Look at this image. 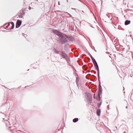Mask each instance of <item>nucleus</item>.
<instances>
[{"label": "nucleus", "instance_id": "obj_1", "mask_svg": "<svg viewBox=\"0 0 133 133\" xmlns=\"http://www.w3.org/2000/svg\"><path fill=\"white\" fill-rule=\"evenodd\" d=\"M59 38V42L61 44H64L67 42L68 37L65 34H63L61 35V36H60Z\"/></svg>", "mask_w": 133, "mask_h": 133}, {"label": "nucleus", "instance_id": "obj_2", "mask_svg": "<svg viewBox=\"0 0 133 133\" xmlns=\"http://www.w3.org/2000/svg\"><path fill=\"white\" fill-rule=\"evenodd\" d=\"M61 55L63 58H65L66 60H68L69 61H70L69 55L65 53L64 51H62Z\"/></svg>", "mask_w": 133, "mask_h": 133}, {"label": "nucleus", "instance_id": "obj_3", "mask_svg": "<svg viewBox=\"0 0 133 133\" xmlns=\"http://www.w3.org/2000/svg\"><path fill=\"white\" fill-rule=\"evenodd\" d=\"M52 31L55 34L57 35L59 37L60 36H61V35L63 34L61 33V32H59L56 30H52Z\"/></svg>", "mask_w": 133, "mask_h": 133}, {"label": "nucleus", "instance_id": "obj_4", "mask_svg": "<svg viewBox=\"0 0 133 133\" xmlns=\"http://www.w3.org/2000/svg\"><path fill=\"white\" fill-rule=\"evenodd\" d=\"M21 21L19 20H17L16 22V28H17L19 27L21 25Z\"/></svg>", "mask_w": 133, "mask_h": 133}, {"label": "nucleus", "instance_id": "obj_5", "mask_svg": "<svg viewBox=\"0 0 133 133\" xmlns=\"http://www.w3.org/2000/svg\"><path fill=\"white\" fill-rule=\"evenodd\" d=\"M94 64V65L95 66V68L97 70L98 72V77H99V67L98 65V64H97V63L95 64Z\"/></svg>", "mask_w": 133, "mask_h": 133}, {"label": "nucleus", "instance_id": "obj_6", "mask_svg": "<svg viewBox=\"0 0 133 133\" xmlns=\"http://www.w3.org/2000/svg\"><path fill=\"white\" fill-rule=\"evenodd\" d=\"M88 97V101L90 102L91 103L92 101V98L91 96H87Z\"/></svg>", "mask_w": 133, "mask_h": 133}, {"label": "nucleus", "instance_id": "obj_7", "mask_svg": "<svg viewBox=\"0 0 133 133\" xmlns=\"http://www.w3.org/2000/svg\"><path fill=\"white\" fill-rule=\"evenodd\" d=\"M130 20H126L125 22V25H127L130 23Z\"/></svg>", "mask_w": 133, "mask_h": 133}, {"label": "nucleus", "instance_id": "obj_8", "mask_svg": "<svg viewBox=\"0 0 133 133\" xmlns=\"http://www.w3.org/2000/svg\"><path fill=\"white\" fill-rule=\"evenodd\" d=\"M101 112V110L100 109H98L97 110L96 112L98 116H99L100 115Z\"/></svg>", "mask_w": 133, "mask_h": 133}, {"label": "nucleus", "instance_id": "obj_9", "mask_svg": "<svg viewBox=\"0 0 133 133\" xmlns=\"http://www.w3.org/2000/svg\"><path fill=\"white\" fill-rule=\"evenodd\" d=\"M78 119L77 118H75L73 119V122L74 123H75L78 121Z\"/></svg>", "mask_w": 133, "mask_h": 133}, {"label": "nucleus", "instance_id": "obj_10", "mask_svg": "<svg viewBox=\"0 0 133 133\" xmlns=\"http://www.w3.org/2000/svg\"><path fill=\"white\" fill-rule=\"evenodd\" d=\"M96 99L98 101H100V95H98V96L97 97H96Z\"/></svg>", "mask_w": 133, "mask_h": 133}, {"label": "nucleus", "instance_id": "obj_11", "mask_svg": "<svg viewBox=\"0 0 133 133\" xmlns=\"http://www.w3.org/2000/svg\"><path fill=\"white\" fill-rule=\"evenodd\" d=\"M11 23L12 25V26L11 28V29H13L14 27V23L12 22H11Z\"/></svg>", "mask_w": 133, "mask_h": 133}, {"label": "nucleus", "instance_id": "obj_12", "mask_svg": "<svg viewBox=\"0 0 133 133\" xmlns=\"http://www.w3.org/2000/svg\"><path fill=\"white\" fill-rule=\"evenodd\" d=\"M54 52L55 53L57 54H59V51H57V50L56 49H54Z\"/></svg>", "mask_w": 133, "mask_h": 133}, {"label": "nucleus", "instance_id": "obj_13", "mask_svg": "<svg viewBox=\"0 0 133 133\" xmlns=\"http://www.w3.org/2000/svg\"><path fill=\"white\" fill-rule=\"evenodd\" d=\"M76 83H78V79L77 77L76 78Z\"/></svg>", "mask_w": 133, "mask_h": 133}, {"label": "nucleus", "instance_id": "obj_14", "mask_svg": "<svg viewBox=\"0 0 133 133\" xmlns=\"http://www.w3.org/2000/svg\"><path fill=\"white\" fill-rule=\"evenodd\" d=\"M101 90L99 89L98 92V95H100V94L101 93Z\"/></svg>", "mask_w": 133, "mask_h": 133}, {"label": "nucleus", "instance_id": "obj_15", "mask_svg": "<svg viewBox=\"0 0 133 133\" xmlns=\"http://www.w3.org/2000/svg\"><path fill=\"white\" fill-rule=\"evenodd\" d=\"M101 103H102V102H101L98 105V108H99L100 107V106L101 104Z\"/></svg>", "mask_w": 133, "mask_h": 133}, {"label": "nucleus", "instance_id": "obj_16", "mask_svg": "<svg viewBox=\"0 0 133 133\" xmlns=\"http://www.w3.org/2000/svg\"><path fill=\"white\" fill-rule=\"evenodd\" d=\"M93 63L94 64H96V63H97L96 62V61L95 60H94V61H93Z\"/></svg>", "mask_w": 133, "mask_h": 133}, {"label": "nucleus", "instance_id": "obj_17", "mask_svg": "<svg viewBox=\"0 0 133 133\" xmlns=\"http://www.w3.org/2000/svg\"><path fill=\"white\" fill-rule=\"evenodd\" d=\"M23 36H24L26 38V36H27V35L26 34H23Z\"/></svg>", "mask_w": 133, "mask_h": 133}, {"label": "nucleus", "instance_id": "obj_18", "mask_svg": "<svg viewBox=\"0 0 133 133\" xmlns=\"http://www.w3.org/2000/svg\"><path fill=\"white\" fill-rule=\"evenodd\" d=\"M91 59L92 61H94V60H95V59L92 57H91Z\"/></svg>", "mask_w": 133, "mask_h": 133}, {"label": "nucleus", "instance_id": "obj_19", "mask_svg": "<svg viewBox=\"0 0 133 133\" xmlns=\"http://www.w3.org/2000/svg\"><path fill=\"white\" fill-rule=\"evenodd\" d=\"M91 59L92 61H94V60H95V59L92 57H91Z\"/></svg>", "mask_w": 133, "mask_h": 133}, {"label": "nucleus", "instance_id": "obj_20", "mask_svg": "<svg viewBox=\"0 0 133 133\" xmlns=\"http://www.w3.org/2000/svg\"><path fill=\"white\" fill-rule=\"evenodd\" d=\"M91 59L92 61H94V60H95V59L92 57H91Z\"/></svg>", "mask_w": 133, "mask_h": 133}, {"label": "nucleus", "instance_id": "obj_21", "mask_svg": "<svg viewBox=\"0 0 133 133\" xmlns=\"http://www.w3.org/2000/svg\"><path fill=\"white\" fill-rule=\"evenodd\" d=\"M29 10H30L31 9V8L30 7H29Z\"/></svg>", "mask_w": 133, "mask_h": 133}, {"label": "nucleus", "instance_id": "obj_22", "mask_svg": "<svg viewBox=\"0 0 133 133\" xmlns=\"http://www.w3.org/2000/svg\"><path fill=\"white\" fill-rule=\"evenodd\" d=\"M76 83V84L77 85V86L78 87V83Z\"/></svg>", "mask_w": 133, "mask_h": 133}, {"label": "nucleus", "instance_id": "obj_23", "mask_svg": "<svg viewBox=\"0 0 133 133\" xmlns=\"http://www.w3.org/2000/svg\"><path fill=\"white\" fill-rule=\"evenodd\" d=\"M94 73L95 74H96V72L95 71H94Z\"/></svg>", "mask_w": 133, "mask_h": 133}, {"label": "nucleus", "instance_id": "obj_24", "mask_svg": "<svg viewBox=\"0 0 133 133\" xmlns=\"http://www.w3.org/2000/svg\"><path fill=\"white\" fill-rule=\"evenodd\" d=\"M127 107H128L127 106H126V108H127Z\"/></svg>", "mask_w": 133, "mask_h": 133}]
</instances>
